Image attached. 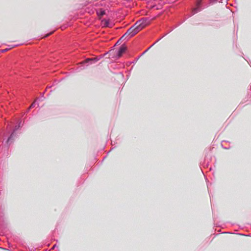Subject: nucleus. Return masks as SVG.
<instances>
[{"mask_svg": "<svg viewBox=\"0 0 251 251\" xmlns=\"http://www.w3.org/2000/svg\"><path fill=\"white\" fill-rule=\"evenodd\" d=\"M127 47L126 44H123L119 48L118 50L116 51L115 55L112 56V58L117 59L122 56L123 54L126 51Z\"/></svg>", "mask_w": 251, "mask_h": 251, "instance_id": "1", "label": "nucleus"}, {"mask_svg": "<svg viewBox=\"0 0 251 251\" xmlns=\"http://www.w3.org/2000/svg\"><path fill=\"white\" fill-rule=\"evenodd\" d=\"M16 135L13 133H11L10 135L8 136L6 140L4 142V145L6 146V153L8 154V148L14 142V138L16 137Z\"/></svg>", "mask_w": 251, "mask_h": 251, "instance_id": "2", "label": "nucleus"}, {"mask_svg": "<svg viewBox=\"0 0 251 251\" xmlns=\"http://www.w3.org/2000/svg\"><path fill=\"white\" fill-rule=\"evenodd\" d=\"M202 9V4H201V1H197V3H196V7H195L193 9L192 11H191V13L189 17H191L193 15H194V14H195L196 13L200 12V11Z\"/></svg>", "mask_w": 251, "mask_h": 251, "instance_id": "3", "label": "nucleus"}, {"mask_svg": "<svg viewBox=\"0 0 251 251\" xmlns=\"http://www.w3.org/2000/svg\"><path fill=\"white\" fill-rule=\"evenodd\" d=\"M137 34V31H135L131 27L128 29L127 31L121 37V39L125 38V37L127 35L129 37H132Z\"/></svg>", "mask_w": 251, "mask_h": 251, "instance_id": "4", "label": "nucleus"}, {"mask_svg": "<svg viewBox=\"0 0 251 251\" xmlns=\"http://www.w3.org/2000/svg\"><path fill=\"white\" fill-rule=\"evenodd\" d=\"M138 23H140V24L144 28L150 24V20L148 18H142L138 20Z\"/></svg>", "mask_w": 251, "mask_h": 251, "instance_id": "5", "label": "nucleus"}, {"mask_svg": "<svg viewBox=\"0 0 251 251\" xmlns=\"http://www.w3.org/2000/svg\"><path fill=\"white\" fill-rule=\"evenodd\" d=\"M95 59L94 58H87L85 59L82 63L83 64H86V66H84L83 69H85L87 66H88L90 64H92L93 63H96V62H94Z\"/></svg>", "mask_w": 251, "mask_h": 251, "instance_id": "6", "label": "nucleus"}, {"mask_svg": "<svg viewBox=\"0 0 251 251\" xmlns=\"http://www.w3.org/2000/svg\"><path fill=\"white\" fill-rule=\"evenodd\" d=\"M21 121H20L17 125L14 127L13 130L12 131V133H14L16 135V131L19 129L21 127Z\"/></svg>", "mask_w": 251, "mask_h": 251, "instance_id": "7", "label": "nucleus"}, {"mask_svg": "<svg viewBox=\"0 0 251 251\" xmlns=\"http://www.w3.org/2000/svg\"><path fill=\"white\" fill-rule=\"evenodd\" d=\"M97 14L99 17H102L106 14L105 10L103 8H100L97 11Z\"/></svg>", "mask_w": 251, "mask_h": 251, "instance_id": "8", "label": "nucleus"}, {"mask_svg": "<svg viewBox=\"0 0 251 251\" xmlns=\"http://www.w3.org/2000/svg\"><path fill=\"white\" fill-rule=\"evenodd\" d=\"M164 36H163V37H161L160 38H159V39H158L155 43H154L152 45H151L150 47H149L146 50H145L144 52H143V53H146V52H147L153 46H154L156 43H157L159 40H160Z\"/></svg>", "mask_w": 251, "mask_h": 251, "instance_id": "9", "label": "nucleus"}, {"mask_svg": "<svg viewBox=\"0 0 251 251\" xmlns=\"http://www.w3.org/2000/svg\"><path fill=\"white\" fill-rule=\"evenodd\" d=\"M164 36H163V37H161L160 38H159V39H158L155 43H154L152 45H151L150 47H149L146 50H145L144 52H143V53H146V52H147L153 46H154L156 43H157L159 40H160Z\"/></svg>", "mask_w": 251, "mask_h": 251, "instance_id": "10", "label": "nucleus"}, {"mask_svg": "<svg viewBox=\"0 0 251 251\" xmlns=\"http://www.w3.org/2000/svg\"><path fill=\"white\" fill-rule=\"evenodd\" d=\"M143 29V27L142 26V25L140 24L138 25V26H136L135 31H137V33Z\"/></svg>", "mask_w": 251, "mask_h": 251, "instance_id": "11", "label": "nucleus"}, {"mask_svg": "<svg viewBox=\"0 0 251 251\" xmlns=\"http://www.w3.org/2000/svg\"><path fill=\"white\" fill-rule=\"evenodd\" d=\"M95 60H94V62H97L98 61H99V60H100V59H101L102 58H103V56H102L101 55L100 56H97L96 57H94Z\"/></svg>", "mask_w": 251, "mask_h": 251, "instance_id": "12", "label": "nucleus"}, {"mask_svg": "<svg viewBox=\"0 0 251 251\" xmlns=\"http://www.w3.org/2000/svg\"><path fill=\"white\" fill-rule=\"evenodd\" d=\"M218 1H221V0H210L209 3L210 4H213L214 3H215L216 2H217Z\"/></svg>", "mask_w": 251, "mask_h": 251, "instance_id": "13", "label": "nucleus"}, {"mask_svg": "<svg viewBox=\"0 0 251 251\" xmlns=\"http://www.w3.org/2000/svg\"><path fill=\"white\" fill-rule=\"evenodd\" d=\"M19 45V44H17V45H8V47H9L8 48H10V49H11L17 47Z\"/></svg>", "mask_w": 251, "mask_h": 251, "instance_id": "14", "label": "nucleus"}, {"mask_svg": "<svg viewBox=\"0 0 251 251\" xmlns=\"http://www.w3.org/2000/svg\"><path fill=\"white\" fill-rule=\"evenodd\" d=\"M124 39H121V38L116 42V43L114 45V46L113 47H114V48H115L116 46H118V45H119L121 43V40H124Z\"/></svg>", "mask_w": 251, "mask_h": 251, "instance_id": "15", "label": "nucleus"}, {"mask_svg": "<svg viewBox=\"0 0 251 251\" xmlns=\"http://www.w3.org/2000/svg\"><path fill=\"white\" fill-rule=\"evenodd\" d=\"M10 50V48H6L5 49L1 50L0 52H5L7 51H8Z\"/></svg>", "mask_w": 251, "mask_h": 251, "instance_id": "16", "label": "nucleus"}, {"mask_svg": "<svg viewBox=\"0 0 251 251\" xmlns=\"http://www.w3.org/2000/svg\"><path fill=\"white\" fill-rule=\"evenodd\" d=\"M35 106V103H32L29 106L28 109L27 110V112H28L31 108H33Z\"/></svg>", "mask_w": 251, "mask_h": 251, "instance_id": "17", "label": "nucleus"}, {"mask_svg": "<svg viewBox=\"0 0 251 251\" xmlns=\"http://www.w3.org/2000/svg\"><path fill=\"white\" fill-rule=\"evenodd\" d=\"M139 58H140V56H138L134 61H133L132 63H134V64L135 63Z\"/></svg>", "mask_w": 251, "mask_h": 251, "instance_id": "18", "label": "nucleus"}, {"mask_svg": "<svg viewBox=\"0 0 251 251\" xmlns=\"http://www.w3.org/2000/svg\"><path fill=\"white\" fill-rule=\"evenodd\" d=\"M114 47H112L111 49L109 50L108 52H109V53H111V51H113L114 50Z\"/></svg>", "mask_w": 251, "mask_h": 251, "instance_id": "19", "label": "nucleus"}, {"mask_svg": "<svg viewBox=\"0 0 251 251\" xmlns=\"http://www.w3.org/2000/svg\"><path fill=\"white\" fill-rule=\"evenodd\" d=\"M57 247V246L56 244H54L51 248V250H54L55 248Z\"/></svg>", "mask_w": 251, "mask_h": 251, "instance_id": "20", "label": "nucleus"}, {"mask_svg": "<svg viewBox=\"0 0 251 251\" xmlns=\"http://www.w3.org/2000/svg\"><path fill=\"white\" fill-rule=\"evenodd\" d=\"M132 29H133V30H135V27H136V26L135 25H132L131 27H130Z\"/></svg>", "mask_w": 251, "mask_h": 251, "instance_id": "21", "label": "nucleus"}, {"mask_svg": "<svg viewBox=\"0 0 251 251\" xmlns=\"http://www.w3.org/2000/svg\"><path fill=\"white\" fill-rule=\"evenodd\" d=\"M132 29H133V30H135V27H136V26L135 25H132L131 27H130Z\"/></svg>", "mask_w": 251, "mask_h": 251, "instance_id": "22", "label": "nucleus"}, {"mask_svg": "<svg viewBox=\"0 0 251 251\" xmlns=\"http://www.w3.org/2000/svg\"><path fill=\"white\" fill-rule=\"evenodd\" d=\"M136 26H138V25H140V23H138V20L134 24Z\"/></svg>", "mask_w": 251, "mask_h": 251, "instance_id": "23", "label": "nucleus"}, {"mask_svg": "<svg viewBox=\"0 0 251 251\" xmlns=\"http://www.w3.org/2000/svg\"><path fill=\"white\" fill-rule=\"evenodd\" d=\"M109 24V22L108 21H106L105 24V25L108 26Z\"/></svg>", "mask_w": 251, "mask_h": 251, "instance_id": "24", "label": "nucleus"}, {"mask_svg": "<svg viewBox=\"0 0 251 251\" xmlns=\"http://www.w3.org/2000/svg\"><path fill=\"white\" fill-rule=\"evenodd\" d=\"M108 54H109V52H105L104 54H103L101 56H103V57L104 56H105L106 55H107Z\"/></svg>", "mask_w": 251, "mask_h": 251, "instance_id": "25", "label": "nucleus"}, {"mask_svg": "<svg viewBox=\"0 0 251 251\" xmlns=\"http://www.w3.org/2000/svg\"><path fill=\"white\" fill-rule=\"evenodd\" d=\"M222 147L223 148H224V149H226V150H227V149H229L230 148L229 147H224L222 144Z\"/></svg>", "mask_w": 251, "mask_h": 251, "instance_id": "26", "label": "nucleus"}, {"mask_svg": "<svg viewBox=\"0 0 251 251\" xmlns=\"http://www.w3.org/2000/svg\"><path fill=\"white\" fill-rule=\"evenodd\" d=\"M30 251H35V249L32 248L31 249H30Z\"/></svg>", "mask_w": 251, "mask_h": 251, "instance_id": "27", "label": "nucleus"}, {"mask_svg": "<svg viewBox=\"0 0 251 251\" xmlns=\"http://www.w3.org/2000/svg\"><path fill=\"white\" fill-rule=\"evenodd\" d=\"M144 53H143H143H142V54L139 56H140V57L141 56H142L143 55H144Z\"/></svg>", "mask_w": 251, "mask_h": 251, "instance_id": "28", "label": "nucleus"}, {"mask_svg": "<svg viewBox=\"0 0 251 251\" xmlns=\"http://www.w3.org/2000/svg\"><path fill=\"white\" fill-rule=\"evenodd\" d=\"M2 249L4 250H7V249H5V248H2Z\"/></svg>", "mask_w": 251, "mask_h": 251, "instance_id": "29", "label": "nucleus"}, {"mask_svg": "<svg viewBox=\"0 0 251 251\" xmlns=\"http://www.w3.org/2000/svg\"><path fill=\"white\" fill-rule=\"evenodd\" d=\"M240 235H244V234H240Z\"/></svg>", "mask_w": 251, "mask_h": 251, "instance_id": "30", "label": "nucleus"}]
</instances>
